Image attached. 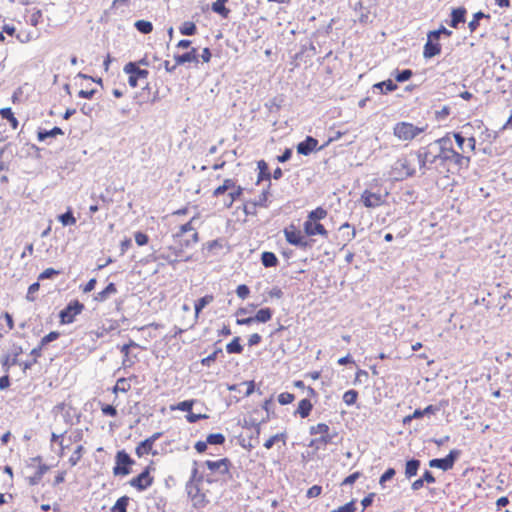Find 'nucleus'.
Segmentation results:
<instances>
[{"instance_id": "obj_1", "label": "nucleus", "mask_w": 512, "mask_h": 512, "mask_svg": "<svg viewBox=\"0 0 512 512\" xmlns=\"http://www.w3.org/2000/svg\"><path fill=\"white\" fill-rule=\"evenodd\" d=\"M470 165V157L451 149L441 153V162L438 163L440 172L455 173L467 169Z\"/></svg>"}, {"instance_id": "obj_2", "label": "nucleus", "mask_w": 512, "mask_h": 512, "mask_svg": "<svg viewBox=\"0 0 512 512\" xmlns=\"http://www.w3.org/2000/svg\"><path fill=\"white\" fill-rule=\"evenodd\" d=\"M310 434H320L319 438L312 439L308 444L309 447L315 448L316 450L325 448L328 444H336L334 438L338 437V433L330 431V428L325 423H319L315 426L310 427Z\"/></svg>"}, {"instance_id": "obj_3", "label": "nucleus", "mask_w": 512, "mask_h": 512, "mask_svg": "<svg viewBox=\"0 0 512 512\" xmlns=\"http://www.w3.org/2000/svg\"><path fill=\"white\" fill-rule=\"evenodd\" d=\"M27 468L35 469L34 473L26 478L30 486H35L41 482L43 476L49 471L50 466L42 463L41 456H35L27 461Z\"/></svg>"}, {"instance_id": "obj_4", "label": "nucleus", "mask_w": 512, "mask_h": 512, "mask_svg": "<svg viewBox=\"0 0 512 512\" xmlns=\"http://www.w3.org/2000/svg\"><path fill=\"white\" fill-rule=\"evenodd\" d=\"M135 461L125 450H120L115 456V466L113 467V474L115 476H126L131 472V466Z\"/></svg>"}, {"instance_id": "obj_5", "label": "nucleus", "mask_w": 512, "mask_h": 512, "mask_svg": "<svg viewBox=\"0 0 512 512\" xmlns=\"http://www.w3.org/2000/svg\"><path fill=\"white\" fill-rule=\"evenodd\" d=\"M424 127L414 126L412 123L400 122L394 127V135L403 141H410L417 135L424 132Z\"/></svg>"}, {"instance_id": "obj_6", "label": "nucleus", "mask_w": 512, "mask_h": 512, "mask_svg": "<svg viewBox=\"0 0 512 512\" xmlns=\"http://www.w3.org/2000/svg\"><path fill=\"white\" fill-rule=\"evenodd\" d=\"M461 451L453 449L444 458H434L429 461V467L438 468L443 471H448L453 468L455 462L460 457Z\"/></svg>"}, {"instance_id": "obj_7", "label": "nucleus", "mask_w": 512, "mask_h": 512, "mask_svg": "<svg viewBox=\"0 0 512 512\" xmlns=\"http://www.w3.org/2000/svg\"><path fill=\"white\" fill-rule=\"evenodd\" d=\"M84 309V304L78 300L71 301L63 310L59 313L60 322L62 324H70L74 321L75 317L79 315Z\"/></svg>"}, {"instance_id": "obj_8", "label": "nucleus", "mask_w": 512, "mask_h": 512, "mask_svg": "<svg viewBox=\"0 0 512 512\" xmlns=\"http://www.w3.org/2000/svg\"><path fill=\"white\" fill-rule=\"evenodd\" d=\"M124 72L129 74L128 83L131 87L135 88L139 79H146L148 77V70L140 69L135 62H129L124 66Z\"/></svg>"}, {"instance_id": "obj_9", "label": "nucleus", "mask_w": 512, "mask_h": 512, "mask_svg": "<svg viewBox=\"0 0 512 512\" xmlns=\"http://www.w3.org/2000/svg\"><path fill=\"white\" fill-rule=\"evenodd\" d=\"M150 466H147L139 475L132 478L129 484L138 491H144L153 484V477L150 476Z\"/></svg>"}, {"instance_id": "obj_10", "label": "nucleus", "mask_w": 512, "mask_h": 512, "mask_svg": "<svg viewBox=\"0 0 512 512\" xmlns=\"http://www.w3.org/2000/svg\"><path fill=\"white\" fill-rule=\"evenodd\" d=\"M186 491L188 497L193 501L194 507L202 508L207 504L206 496L201 493L199 483L192 484V482H187Z\"/></svg>"}, {"instance_id": "obj_11", "label": "nucleus", "mask_w": 512, "mask_h": 512, "mask_svg": "<svg viewBox=\"0 0 512 512\" xmlns=\"http://www.w3.org/2000/svg\"><path fill=\"white\" fill-rule=\"evenodd\" d=\"M361 201L365 207L375 208L382 205L385 202V199L381 194L365 190L361 195Z\"/></svg>"}, {"instance_id": "obj_12", "label": "nucleus", "mask_w": 512, "mask_h": 512, "mask_svg": "<svg viewBox=\"0 0 512 512\" xmlns=\"http://www.w3.org/2000/svg\"><path fill=\"white\" fill-rule=\"evenodd\" d=\"M204 464L210 471L225 475L229 473L231 461L228 458H222L217 461L207 460Z\"/></svg>"}, {"instance_id": "obj_13", "label": "nucleus", "mask_w": 512, "mask_h": 512, "mask_svg": "<svg viewBox=\"0 0 512 512\" xmlns=\"http://www.w3.org/2000/svg\"><path fill=\"white\" fill-rule=\"evenodd\" d=\"M453 137L459 150H461L463 154L466 152V148L472 152L475 150L476 139L474 137L466 139L460 132H454Z\"/></svg>"}, {"instance_id": "obj_14", "label": "nucleus", "mask_w": 512, "mask_h": 512, "mask_svg": "<svg viewBox=\"0 0 512 512\" xmlns=\"http://www.w3.org/2000/svg\"><path fill=\"white\" fill-rule=\"evenodd\" d=\"M437 148L438 146L430 143L427 146L420 148L418 151L430 161V164H434L441 162V153Z\"/></svg>"}, {"instance_id": "obj_15", "label": "nucleus", "mask_w": 512, "mask_h": 512, "mask_svg": "<svg viewBox=\"0 0 512 512\" xmlns=\"http://www.w3.org/2000/svg\"><path fill=\"white\" fill-rule=\"evenodd\" d=\"M304 232L308 236H314V235H322L324 237L328 236V231L325 229V227L316 221H305L304 222Z\"/></svg>"}, {"instance_id": "obj_16", "label": "nucleus", "mask_w": 512, "mask_h": 512, "mask_svg": "<svg viewBox=\"0 0 512 512\" xmlns=\"http://www.w3.org/2000/svg\"><path fill=\"white\" fill-rule=\"evenodd\" d=\"M318 144V140L312 136H307L306 139L297 145V152L301 155H309L312 153Z\"/></svg>"}, {"instance_id": "obj_17", "label": "nucleus", "mask_w": 512, "mask_h": 512, "mask_svg": "<svg viewBox=\"0 0 512 512\" xmlns=\"http://www.w3.org/2000/svg\"><path fill=\"white\" fill-rule=\"evenodd\" d=\"M174 59L176 62V65H183L185 63H198V55L197 50L195 48H192L191 51L185 52L183 54H177L174 55Z\"/></svg>"}, {"instance_id": "obj_18", "label": "nucleus", "mask_w": 512, "mask_h": 512, "mask_svg": "<svg viewBox=\"0 0 512 512\" xmlns=\"http://www.w3.org/2000/svg\"><path fill=\"white\" fill-rule=\"evenodd\" d=\"M467 10L464 7L454 8L451 12V20L449 25L453 28H457L459 24L466 21Z\"/></svg>"}, {"instance_id": "obj_19", "label": "nucleus", "mask_w": 512, "mask_h": 512, "mask_svg": "<svg viewBox=\"0 0 512 512\" xmlns=\"http://www.w3.org/2000/svg\"><path fill=\"white\" fill-rule=\"evenodd\" d=\"M421 466V461L416 458H411L405 463V477L411 479L418 474Z\"/></svg>"}, {"instance_id": "obj_20", "label": "nucleus", "mask_w": 512, "mask_h": 512, "mask_svg": "<svg viewBox=\"0 0 512 512\" xmlns=\"http://www.w3.org/2000/svg\"><path fill=\"white\" fill-rule=\"evenodd\" d=\"M441 52V46L438 42L428 40L424 45L423 56L426 59L432 58Z\"/></svg>"}, {"instance_id": "obj_21", "label": "nucleus", "mask_w": 512, "mask_h": 512, "mask_svg": "<svg viewBox=\"0 0 512 512\" xmlns=\"http://www.w3.org/2000/svg\"><path fill=\"white\" fill-rule=\"evenodd\" d=\"M153 444H151L150 440L145 439L141 441L135 449L136 455L138 457H142L146 454L151 453L152 455H156L157 452L152 450Z\"/></svg>"}, {"instance_id": "obj_22", "label": "nucleus", "mask_w": 512, "mask_h": 512, "mask_svg": "<svg viewBox=\"0 0 512 512\" xmlns=\"http://www.w3.org/2000/svg\"><path fill=\"white\" fill-rule=\"evenodd\" d=\"M259 173L257 177V184H259L261 181H269L271 179V173L269 171L268 164L264 160H260L257 163Z\"/></svg>"}, {"instance_id": "obj_23", "label": "nucleus", "mask_w": 512, "mask_h": 512, "mask_svg": "<svg viewBox=\"0 0 512 512\" xmlns=\"http://www.w3.org/2000/svg\"><path fill=\"white\" fill-rule=\"evenodd\" d=\"M58 135H64V131L60 127H54L51 130L39 129L37 132V139L44 141L50 137H56Z\"/></svg>"}, {"instance_id": "obj_24", "label": "nucleus", "mask_w": 512, "mask_h": 512, "mask_svg": "<svg viewBox=\"0 0 512 512\" xmlns=\"http://www.w3.org/2000/svg\"><path fill=\"white\" fill-rule=\"evenodd\" d=\"M432 143L438 146L437 149L439 150L440 153L454 149L452 140L450 138V133H447L444 137L439 138Z\"/></svg>"}, {"instance_id": "obj_25", "label": "nucleus", "mask_w": 512, "mask_h": 512, "mask_svg": "<svg viewBox=\"0 0 512 512\" xmlns=\"http://www.w3.org/2000/svg\"><path fill=\"white\" fill-rule=\"evenodd\" d=\"M228 0H217L211 5V9L214 13L219 14L223 18H228L230 14V9H228L225 4Z\"/></svg>"}, {"instance_id": "obj_26", "label": "nucleus", "mask_w": 512, "mask_h": 512, "mask_svg": "<svg viewBox=\"0 0 512 512\" xmlns=\"http://www.w3.org/2000/svg\"><path fill=\"white\" fill-rule=\"evenodd\" d=\"M261 262L266 268L276 267L279 263L277 256L270 251H265L262 253Z\"/></svg>"}, {"instance_id": "obj_27", "label": "nucleus", "mask_w": 512, "mask_h": 512, "mask_svg": "<svg viewBox=\"0 0 512 512\" xmlns=\"http://www.w3.org/2000/svg\"><path fill=\"white\" fill-rule=\"evenodd\" d=\"M395 169L403 171L406 177H411L415 174V169L411 167L410 162L406 158L399 159L396 162Z\"/></svg>"}, {"instance_id": "obj_28", "label": "nucleus", "mask_w": 512, "mask_h": 512, "mask_svg": "<svg viewBox=\"0 0 512 512\" xmlns=\"http://www.w3.org/2000/svg\"><path fill=\"white\" fill-rule=\"evenodd\" d=\"M284 234L289 244L294 246H297V244H301V239L303 235L301 234L300 231L285 229Z\"/></svg>"}, {"instance_id": "obj_29", "label": "nucleus", "mask_w": 512, "mask_h": 512, "mask_svg": "<svg viewBox=\"0 0 512 512\" xmlns=\"http://www.w3.org/2000/svg\"><path fill=\"white\" fill-rule=\"evenodd\" d=\"M0 116L9 122L13 129H17L19 122L10 107L0 109Z\"/></svg>"}, {"instance_id": "obj_30", "label": "nucleus", "mask_w": 512, "mask_h": 512, "mask_svg": "<svg viewBox=\"0 0 512 512\" xmlns=\"http://www.w3.org/2000/svg\"><path fill=\"white\" fill-rule=\"evenodd\" d=\"M117 292V288L114 283H109L105 289L99 292L95 296V300L103 302L109 298L110 295L115 294Z\"/></svg>"}, {"instance_id": "obj_31", "label": "nucleus", "mask_w": 512, "mask_h": 512, "mask_svg": "<svg viewBox=\"0 0 512 512\" xmlns=\"http://www.w3.org/2000/svg\"><path fill=\"white\" fill-rule=\"evenodd\" d=\"M272 315H273L272 309L262 308V309L258 310L257 313L255 314V316H253V317H254L255 322L266 323L269 320H271Z\"/></svg>"}, {"instance_id": "obj_32", "label": "nucleus", "mask_w": 512, "mask_h": 512, "mask_svg": "<svg viewBox=\"0 0 512 512\" xmlns=\"http://www.w3.org/2000/svg\"><path fill=\"white\" fill-rule=\"evenodd\" d=\"M312 407V403L309 399H302L298 404L297 413H299L302 418H306L309 416Z\"/></svg>"}, {"instance_id": "obj_33", "label": "nucleus", "mask_w": 512, "mask_h": 512, "mask_svg": "<svg viewBox=\"0 0 512 512\" xmlns=\"http://www.w3.org/2000/svg\"><path fill=\"white\" fill-rule=\"evenodd\" d=\"M232 191L228 194V201L224 202V205L229 208L232 206V204L240 199L241 195L243 194V188L241 186H236V188L231 189Z\"/></svg>"}, {"instance_id": "obj_34", "label": "nucleus", "mask_w": 512, "mask_h": 512, "mask_svg": "<svg viewBox=\"0 0 512 512\" xmlns=\"http://www.w3.org/2000/svg\"><path fill=\"white\" fill-rule=\"evenodd\" d=\"M226 350L229 354H241L243 346L240 343V337H235L230 343L226 345Z\"/></svg>"}, {"instance_id": "obj_35", "label": "nucleus", "mask_w": 512, "mask_h": 512, "mask_svg": "<svg viewBox=\"0 0 512 512\" xmlns=\"http://www.w3.org/2000/svg\"><path fill=\"white\" fill-rule=\"evenodd\" d=\"M392 75L394 76L395 80L397 82H405V81H408L412 75H413V72L411 69H404V70H398L396 69Z\"/></svg>"}, {"instance_id": "obj_36", "label": "nucleus", "mask_w": 512, "mask_h": 512, "mask_svg": "<svg viewBox=\"0 0 512 512\" xmlns=\"http://www.w3.org/2000/svg\"><path fill=\"white\" fill-rule=\"evenodd\" d=\"M214 297L212 295H205L204 297H201L197 300L195 303L194 309L195 314L198 316V314L213 301Z\"/></svg>"}, {"instance_id": "obj_37", "label": "nucleus", "mask_w": 512, "mask_h": 512, "mask_svg": "<svg viewBox=\"0 0 512 512\" xmlns=\"http://www.w3.org/2000/svg\"><path fill=\"white\" fill-rule=\"evenodd\" d=\"M128 503H129V497L122 496L116 501V503L112 506L110 511L111 512H126Z\"/></svg>"}, {"instance_id": "obj_38", "label": "nucleus", "mask_w": 512, "mask_h": 512, "mask_svg": "<svg viewBox=\"0 0 512 512\" xmlns=\"http://www.w3.org/2000/svg\"><path fill=\"white\" fill-rule=\"evenodd\" d=\"M483 18H490L489 14H485L482 11H478L473 15V19L469 22L468 27L471 32H474L479 27V21Z\"/></svg>"}, {"instance_id": "obj_39", "label": "nucleus", "mask_w": 512, "mask_h": 512, "mask_svg": "<svg viewBox=\"0 0 512 512\" xmlns=\"http://www.w3.org/2000/svg\"><path fill=\"white\" fill-rule=\"evenodd\" d=\"M327 216V211L322 207H318L308 214V219L306 221H320Z\"/></svg>"}, {"instance_id": "obj_40", "label": "nucleus", "mask_w": 512, "mask_h": 512, "mask_svg": "<svg viewBox=\"0 0 512 512\" xmlns=\"http://www.w3.org/2000/svg\"><path fill=\"white\" fill-rule=\"evenodd\" d=\"M134 26L142 34H149L153 30L152 23L146 20H138L135 22Z\"/></svg>"}, {"instance_id": "obj_41", "label": "nucleus", "mask_w": 512, "mask_h": 512, "mask_svg": "<svg viewBox=\"0 0 512 512\" xmlns=\"http://www.w3.org/2000/svg\"><path fill=\"white\" fill-rule=\"evenodd\" d=\"M58 220L62 223L63 226L74 225L76 223V218L74 217L71 210L60 214L58 216Z\"/></svg>"}, {"instance_id": "obj_42", "label": "nucleus", "mask_w": 512, "mask_h": 512, "mask_svg": "<svg viewBox=\"0 0 512 512\" xmlns=\"http://www.w3.org/2000/svg\"><path fill=\"white\" fill-rule=\"evenodd\" d=\"M225 440V436L222 433H212L206 438L209 445H223Z\"/></svg>"}, {"instance_id": "obj_43", "label": "nucleus", "mask_w": 512, "mask_h": 512, "mask_svg": "<svg viewBox=\"0 0 512 512\" xmlns=\"http://www.w3.org/2000/svg\"><path fill=\"white\" fill-rule=\"evenodd\" d=\"M196 32H197L196 25L190 21L184 22L183 25L180 27V33L182 35L192 36V35L196 34Z\"/></svg>"}, {"instance_id": "obj_44", "label": "nucleus", "mask_w": 512, "mask_h": 512, "mask_svg": "<svg viewBox=\"0 0 512 512\" xmlns=\"http://www.w3.org/2000/svg\"><path fill=\"white\" fill-rule=\"evenodd\" d=\"M282 441L284 444L286 443V434L285 433H278L270 437L265 443L264 447L266 449H271L273 445L278 442Z\"/></svg>"}, {"instance_id": "obj_45", "label": "nucleus", "mask_w": 512, "mask_h": 512, "mask_svg": "<svg viewBox=\"0 0 512 512\" xmlns=\"http://www.w3.org/2000/svg\"><path fill=\"white\" fill-rule=\"evenodd\" d=\"M195 218H192L189 222L183 224L180 226L179 231L174 235L176 238H181L186 234L187 232L195 231V227L193 226V221Z\"/></svg>"}, {"instance_id": "obj_46", "label": "nucleus", "mask_w": 512, "mask_h": 512, "mask_svg": "<svg viewBox=\"0 0 512 512\" xmlns=\"http://www.w3.org/2000/svg\"><path fill=\"white\" fill-rule=\"evenodd\" d=\"M358 398V392L356 390H348L343 395V401L346 405L351 406L356 403Z\"/></svg>"}, {"instance_id": "obj_47", "label": "nucleus", "mask_w": 512, "mask_h": 512, "mask_svg": "<svg viewBox=\"0 0 512 512\" xmlns=\"http://www.w3.org/2000/svg\"><path fill=\"white\" fill-rule=\"evenodd\" d=\"M271 186V183L269 182L266 189L262 191V193L259 195L258 199L254 200L255 203L258 205V207H267V201L269 196V188Z\"/></svg>"}, {"instance_id": "obj_48", "label": "nucleus", "mask_w": 512, "mask_h": 512, "mask_svg": "<svg viewBox=\"0 0 512 512\" xmlns=\"http://www.w3.org/2000/svg\"><path fill=\"white\" fill-rule=\"evenodd\" d=\"M223 248V241L219 239H215L209 241L203 245V250H207L208 252H214L217 249Z\"/></svg>"}, {"instance_id": "obj_49", "label": "nucleus", "mask_w": 512, "mask_h": 512, "mask_svg": "<svg viewBox=\"0 0 512 512\" xmlns=\"http://www.w3.org/2000/svg\"><path fill=\"white\" fill-rule=\"evenodd\" d=\"M59 274H60V271H58L54 268H47L42 273H40V275L38 276V280L43 281L46 279H54Z\"/></svg>"}, {"instance_id": "obj_50", "label": "nucleus", "mask_w": 512, "mask_h": 512, "mask_svg": "<svg viewBox=\"0 0 512 512\" xmlns=\"http://www.w3.org/2000/svg\"><path fill=\"white\" fill-rule=\"evenodd\" d=\"M219 354H222V349L221 348H217L212 354H210L209 356L203 358L201 360V364L203 366L209 367L217 359Z\"/></svg>"}, {"instance_id": "obj_51", "label": "nucleus", "mask_w": 512, "mask_h": 512, "mask_svg": "<svg viewBox=\"0 0 512 512\" xmlns=\"http://www.w3.org/2000/svg\"><path fill=\"white\" fill-rule=\"evenodd\" d=\"M59 336H60L59 332L51 331L50 333H48L46 336H44L41 339V341H40L41 347H45L50 342L57 340L59 338Z\"/></svg>"}, {"instance_id": "obj_52", "label": "nucleus", "mask_w": 512, "mask_h": 512, "mask_svg": "<svg viewBox=\"0 0 512 512\" xmlns=\"http://www.w3.org/2000/svg\"><path fill=\"white\" fill-rule=\"evenodd\" d=\"M131 388L128 380L126 378L118 379L116 386L114 387V392L121 391L127 392Z\"/></svg>"}, {"instance_id": "obj_53", "label": "nucleus", "mask_w": 512, "mask_h": 512, "mask_svg": "<svg viewBox=\"0 0 512 512\" xmlns=\"http://www.w3.org/2000/svg\"><path fill=\"white\" fill-rule=\"evenodd\" d=\"M396 474V471L394 468H388L380 477L379 484L384 487V484L391 480Z\"/></svg>"}, {"instance_id": "obj_54", "label": "nucleus", "mask_w": 512, "mask_h": 512, "mask_svg": "<svg viewBox=\"0 0 512 512\" xmlns=\"http://www.w3.org/2000/svg\"><path fill=\"white\" fill-rule=\"evenodd\" d=\"M83 446L79 445L69 458V463L75 466L82 457Z\"/></svg>"}, {"instance_id": "obj_55", "label": "nucleus", "mask_w": 512, "mask_h": 512, "mask_svg": "<svg viewBox=\"0 0 512 512\" xmlns=\"http://www.w3.org/2000/svg\"><path fill=\"white\" fill-rule=\"evenodd\" d=\"M196 466H197V461H194L193 462V469L191 471V477L188 480V482H192V484L201 483L203 481V476L202 475H198V469H197Z\"/></svg>"}, {"instance_id": "obj_56", "label": "nucleus", "mask_w": 512, "mask_h": 512, "mask_svg": "<svg viewBox=\"0 0 512 512\" xmlns=\"http://www.w3.org/2000/svg\"><path fill=\"white\" fill-rule=\"evenodd\" d=\"M194 402H195V400H185V401L179 402L177 404V406L175 407V409L189 413V412H191V410L193 408Z\"/></svg>"}, {"instance_id": "obj_57", "label": "nucleus", "mask_w": 512, "mask_h": 512, "mask_svg": "<svg viewBox=\"0 0 512 512\" xmlns=\"http://www.w3.org/2000/svg\"><path fill=\"white\" fill-rule=\"evenodd\" d=\"M417 159L419 163V168L420 170H422V174H425V169L429 168V166L431 165L430 161L425 156H423L422 153H420L419 151L417 152Z\"/></svg>"}, {"instance_id": "obj_58", "label": "nucleus", "mask_w": 512, "mask_h": 512, "mask_svg": "<svg viewBox=\"0 0 512 512\" xmlns=\"http://www.w3.org/2000/svg\"><path fill=\"white\" fill-rule=\"evenodd\" d=\"M258 205L255 201H248L244 204L243 211L246 215H255L257 212Z\"/></svg>"}, {"instance_id": "obj_59", "label": "nucleus", "mask_w": 512, "mask_h": 512, "mask_svg": "<svg viewBox=\"0 0 512 512\" xmlns=\"http://www.w3.org/2000/svg\"><path fill=\"white\" fill-rule=\"evenodd\" d=\"M198 241H199L198 233L197 232H193V234L191 235V238L183 240L180 243V245H181V247L188 248V247H191L194 244H196Z\"/></svg>"}, {"instance_id": "obj_60", "label": "nucleus", "mask_w": 512, "mask_h": 512, "mask_svg": "<svg viewBox=\"0 0 512 512\" xmlns=\"http://www.w3.org/2000/svg\"><path fill=\"white\" fill-rule=\"evenodd\" d=\"M42 19V11L40 9H35L30 16V24L36 27Z\"/></svg>"}, {"instance_id": "obj_61", "label": "nucleus", "mask_w": 512, "mask_h": 512, "mask_svg": "<svg viewBox=\"0 0 512 512\" xmlns=\"http://www.w3.org/2000/svg\"><path fill=\"white\" fill-rule=\"evenodd\" d=\"M355 510H356L355 500H352L331 512H355Z\"/></svg>"}, {"instance_id": "obj_62", "label": "nucleus", "mask_w": 512, "mask_h": 512, "mask_svg": "<svg viewBox=\"0 0 512 512\" xmlns=\"http://www.w3.org/2000/svg\"><path fill=\"white\" fill-rule=\"evenodd\" d=\"M294 395L288 392L281 393L278 396V401L281 405H286L291 403L294 400Z\"/></svg>"}, {"instance_id": "obj_63", "label": "nucleus", "mask_w": 512, "mask_h": 512, "mask_svg": "<svg viewBox=\"0 0 512 512\" xmlns=\"http://www.w3.org/2000/svg\"><path fill=\"white\" fill-rule=\"evenodd\" d=\"M249 293H250V289L245 284L239 285L236 289V294L241 299H245L246 297H248Z\"/></svg>"}, {"instance_id": "obj_64", "label": "nucleus", "mask_w": 512, "mask_h": 512, "mask_svg": "<svg viewBox=\"0 0 512 512\" xmlns=\"http://www.w3.org/2000/svg\"><path fill=\"white\" fill-rule=\"evenodd\" d=\"M135 241H136L137 245L143 246L148 243L149 237L147 234L139 231V232L135 233Z\"/></svg>"}]
</instances>
